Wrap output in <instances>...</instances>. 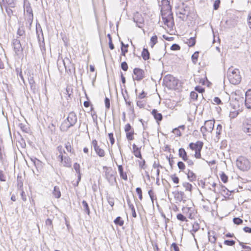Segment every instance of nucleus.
I'll return each mask as SVG.
<instances>
[{"mask_svg": "<svg viewBox=\"0 0 251 251\" xmlns=\"http://www.w3.org/2000/svg\"><path fill=\"white\" fill-rule=\"evenodd\" d=\"M198 97L197 93L194 91H192L190 93V97L191 99L193 100H197Z\"/></svg>", "mask_w": 251, "mask_h": 251, "instance_id": "51", "label": "nucleus"}, {"mask_svg": "<svg viewBox=\"0 0 251 251\" xmlns=\"http://www.w3.org/2000/svg\"><path fill=\"white\" fill-rule=\"evenodd\" d=\"M220 2H221L220 0H216L214 1V4H213L214 9L217 10L219 8Z\"/></svg>", "mask_w": 251, "mask_h": 251, "instance_id": "56", "label": "nucleus"}, {"mask_svg": "<svg viewBox=\"0 0 251 251\" xmlns=\"http://www.w3.org/2000/svg\"><path fill=\"white\" fill-rule=\"evenodd\" d=\"M177 219L182 222L187 221V219L185 216H184L181 213H179L176 215Z\"/></svg>", "mask_w": 251, "mask_h": 251, "instance_id": "46", "label": "nucleus"}, {"mask_svg": "<svg viewBox=\"0 0 251 251\" xmlns=\"http://www.w3.org/2000/svg\"><path fill=\"white\" fill-rule=\"evenodd\" d=\"M171 247L173 248L174 251H179V247L176 243H173L171 245Z\"/></svg>", "mask_w": 251, "mask_h": 251, "instance_id": "64", "label": "nucleus"}, {"mask_svg": "<svg viewBox=\"0 0 251 251\" xmlns=\"http://www.w3.org/2000/svg\"><path fill=\"white\" fill-rule=\"evenodd\" d=\"M141 56L144 60H147L150 58V54L147 49L145 48L143 49Z\"/></svg>", "mask_w": 251, "mask_h": 251, "instance_id": "25", "label": "nucleus"}, {"mask_svg": "<svg viewBox=\"0 0 251 251\" xmlns=\"http://www.w3.org/2000/svg\"><path fill=\"white\" fill-rule=\"evenodd\" d=\"M126 201H127V204H128V206L129 207V208H131L133 207H134V205L131 202V201L130 200V199H129V197L128 195H127L126 196Z\"/></svg>", "mask_w": 251, "mask_h": 251, "instance_id": "61", "label": "nucleus"}, {"mask_svg": "<svg viewBox=\"0 0 251 251\" xmlns=\"http://www.w3.org/2000/svg\"><path fill=\"white\" fill-rule=\"evenodd\" d=\"M152 167L154 169H158V168L159 169V168H163L162 166H161L159 164L158 161H157V162L156 161H154V162L153 164Z\"/></svg>", "mask_w": 251, "mask_h": 251, "instance_id": "59", "label": "nucleus"}, {"mask_svg": "<svg viewBox=\"0 0 251 251\" xmlns=\"http://www.w3.org/2000/svg\"><path fill=\"white\" fill-rule=\"evenodd\" d=\"M151 114L157 122L162 121L163 118L162 115L161 113H158L156 109H153L151 111Z\"/></svg>", "mask_w": 251, "mask_h": 251, "instance_id": "17", "label": "nucleus"}, {"mask_svg": "<svg viewBox=\"0 0 251 251\" xmlns=\"http://www.w3.org/2000/svg\"><path fill=\"white\" fill-rule=\"evenodd\" d=\"M108 203L113 207L114 204V199L113 197L107 196L106 197Z\"/></svg>", "mask_w": 251, "mask_h": 251, "instance_id": "47", "label": "nucleus"}, {"mask_svg": "<svg viewBox=\"0 0 251 251\" xmlns=\"http://www.w3.org/2000/svg\"><path fill=\"white\" fill-rule=\"evenodd\" d=\"M157 42V37L156 35L153 36L151 38V47L153 48Z\"/></svg>", "mask_w": 251, "mask_h": 251, "instance_id": "39", "label": "nucleus"}, {"mask_svg": "<svg viewBox=\"0 0 251 251\" xmlns=\"http://www.w3.org/2000/svg\"><path fill=\"white\" fill-rule=\"evenodd\" d=\"M121 68L124 71H126L128 70V65L126 61H124L121 63Z\"/></svg>", "mask_w": 251, "mask_h": 251, "instance_id": "54", "label": "nucleus"}, {"mask_svg": "<svg viewBox=\"0 0 251 251\" xmlns=\"http://www.w3.org/2000/svg\"><path fill=\"white\" fill-rule=\"evenodd\" d=\"M45 223H46V224L47 226H50L51 228H52V227H53L52 222V220L50 219V218L47 219L46 220Z\"/></svg>", "mask_w": 251, "mask_h": 251, "instance_id": "63", "label": "nucleus"}, {"mask_svg": "<svg viewBox=\"0 0 251 251\" xmlns=\"http://www.w3.org/2000/svg\"><path fill=\"white\" fill-rule=\"evenodd\" d=\"M133 148L135 157H142L139 149L138 147H137L135 145H133Z\"/></svg>", "mask_w": 251, "mask_h": 251, "instance_id": "36", "label": "nucleus"}, {"mask_svg": "<svg viewBox=\"0 0 251 251\" xmlns=\"http://www.w3.org/2000/svg\"><path fill=\"white\" fill-rule=\"evenodd\" d=\"M77 122V117L74 112L69 113L66 120L61 124L60 128L62 131H67L71 127L73 126Z\"/></svg>", "mask_w": 251, "mask_h": 251, "instance_id": "4", "label": "nucleus"}, {"mask_svg": "<svg viewBox=\"0 0 251 251\" xmlns=\"http://www.w3.org/2000/svg\"><path fill=\"white\" fill-rule=\"evenodd\" d=\"M60 162L64 166L67 167H71V161L70 158H60Z\"/></svg>", "mask_w": 251, "mask_h": 251, "instance_id": "20", "label": "nucleus"}, {"mask_svg": "<svg viewBox=\"0 0 251 251\" xmlns=\"http://www.w3.org/2000/svg\"><path fill=\"white\" fill-rule=\"evenodd\" d=\"M245 104L248 109H251V89L248 90L245 93Z\"/></svg>", "mask_w": 251, "mask_h": 251, "instance_id": "14", "label": "nucleus"}, {"mask_svg": "<svg viewBox=\"0 0 251 251\" xmlns=\"http://www.w3.org/2000/svg\"><path fill=\"white\" fill-rule=\"evenodd\" d=\"M212 234H213V235H210V232H208V240L211 243H214H214H215V242L216 241L217 238L216 237V235H215L216 234H215V232L214 231H212Z\"/></svg>", "mask_w": 251, "mask_h": 251, "instance_id": "28", "label": "nucleus"}, {"mask_svg": "<svg viewBox=\"0 0 251 251\" xmlns=\"http://www.w3.org/2000/svg\"><path fill=\"white\" fill-rule=\"evenodd\" d=\"M171 177L174 183L176 184H178L179 183V179L175 174L171 175Z\"/></svg>", "mask_w": 251, "mask_h": 251, "instance_id": "50", "label": "nucleus"}, {"mask_svg": "<svg viewBox=\"0 0 251 251\" xmlns=\"http://www.w3.org/2000/svg\"><path fill=\"white\" fill-rule=\"evenodd\" d=\"M179 157H187V152L183 148L178 150Z\"/></svg>", "mask_w": 251, "mask_h": 251, "instance_id": "42", "label": "nucleus"}, {"mask_svg": "<svg viewBox=\"0 0 251 251\" xmlns=\"http://www.w3.org/2000/svg\"><path fill=\"white\" fill-rule=\"evenodd\" d=\"M114 223L117 225H118L119 226H123L124 224V220L122 219V218L120 217V216H118L117 217L114 221Z\"/></svg>", "mask_w": 251, "mask_h": 251, "instance_id": "31", "label": "nucleus"}, {"mask_svg": "<svg viewBox=\"0 0 251 251\" xmlns=\"http://www.w3.org/2000/svg\"><path fill=\"white\" fill-rule=\"evenodd\" d=\"M108 138L110 140V143L111 145H113L115 142V139L113 137V134L112 133H110L108 134Z\"/></svg>", "mask_w": 251, "mask_h": 251, "instance_id": "57", "label": "nucleus"}, {"mask_svg": "<svg viewBox=\"0 0 251 251\" xmlns=\"http://www.w3.org/2000/svg\"><path fill=\"white\" fill-rule=\"evenodd\" d=\"M244 98L243 97H240L239 96L236 95V97L235 98V100L237 102V105L238 107H240V104H242L244 102Z\"/></svg>", "mask_w": 251, "mask_h": 251, "instance_id": "33", "label": "nucleus"}, {"mask_svg": "<svg viewBox=\"0 0 251 251\" xmlns=\"http://www.w3.org/2000/svg\"><path fill=\"white\" fill-rule=\"evenodd\" d=\"M26 12L27 13L29 14L28 15V18L30 20H32L33 19V14H32V10L30 7H26Z\"/></svg>", "mask_w": 251, "mask_h": 251, "instance_id": "40", "label": "nucleus"}, {"mask_svg": "<svg viewBox=\"0 0 251 251\" xmlns=\"http://www.w3.org/2000/svg\"><path fill=\"white\" fill-rule=\"evenodd\" d=\"M104 103L105 107L106 109H108L110 108V100L109 98L105 97L104 100Z\"/></svg>", "mask_w": 251, "mask_h": 251, "instance_id": "53", "label": "nucleus"}, {"mask_svg": "<svg viewBox=\"0 0 251 251\" xmlns=\"http://www.w3.org/2000/svg\"><path fill=\"white\" fill-rule=\"evenodd\" d=\"M187 177L189 180L191 181H193L196 179V175L193 172L189 171L187 174Z\"/></svg>", "mask_w": 251, "mask_h": 251, "instance_id": "34", "label": "nucleus"}, {"mask_svg": "<svg viewBox=\"0 0 251 251\" xmlns=\"http://www.w3.org/2000/svg\"><path fill=\"white\" fill-rule=\"evenodd\" d=\"M177 166L178 168L181 170H183L185 169V164L182 161L178 162Z\"/></svg>", "mask_w": 251, "mask_h": 251, "instance_id": "58", "label": "nucleus"}, {"mask_svg": "<svg viewBox=\"0 0 251 251\" xmlns=\"http://www.w3.org/2000/svg\"><path fill=\"white\" fill-rule=\"evenodd\" d=\"M57 151L59 153L58 157H65L64 155H68V153L65 151L64 148L61 146H59L57 148Z\"/></svg>", "mask_w": 251, "mask_h": 251, "instance_id": "24", "label": "nucleus"}, {"mask_svg": "<svg viewBox=\"0 0 251 251\" xmlns=\"http://www.w3.org/2000/svg\"><path fill=\"white\" fill-rule=\"evenodd\" d=\"M220 176L222 181L224 183H226L228 181V176L224 172H221V173L220 174Z\"/></svg>", "mask_w": 251, "mask_h": 251, "instance_id": "35", "label": "nucleus"}, {"mask_svg": "<svg viewBox=\"0 0 251 251\" xmlns=\"http://www.w3.org/2000/svg\"><path fill=\"white\" fill-rule=\"evenodd\" d=\"M29 161H30L36 168H40L42 167V162L41 161L39 160L37 158H28Z\"/></svg>", "mask_w": 251, "mask_h": 251, "instance_id": "16", "label": "nucleus"}, {"mask_svg": "<svg viewBox=\"0 0 251 251\" xmlns=\"http://www.w3.org/2000/svg\"><path fill=\"white\" fill-rule=\"evenodd\" d=\"M187 44H188V46L189 47H193L196 44V39L194 37H191L187 42Z\"/></svg>", "mask_w": 251, "mask_h": 251, "instance_id": "45", "label": "nucleus"}, {"mask_svg": "<svg viewBox=\"0 0 251 251\" xmlns=\"http://www.w3.org/2000/svg\"><path fill=\"white\" fill-rule=\"evenodd\" d=\"M103 168L104 170L106 179L111 185H114L115 183H116V179L115 176V173L110 167L103 166Z\"/></svg>", "mask_w": 251, "mask_h": 251, "instance_id": "5", "label": "nucleus"}, {"mask_svg": "<svg viewBox=\"0 0 251 251\" xmlns=\"http://www.w3.org/2000/svg\"><path fill=\"white\" fill-rule=\"evenodd\" d=\"M188 7L187 6H179L176 12V14L178 17L183 21H187L188 17L189 15V11L188 10Z\"/></svg>", "mask_w": 251, "mask_h": 251, "instance_id": "7", "label": "nucleus"}, {"mask_svg": "<svg viewBox=\"0 0 251 251\" xmlns=\"http://www.w3.org/2000/svg\"><path fill=\"white\" fill-rule=\"evenodd\" d=\"M242 130L244 133H245L247 135L251 136V119H246L243 123L242 126Z\"/></svg>", "mask_w": 251, "mask_h": 251, "instance_id": "9", "label": "nucleus"}, {"mask_svg": "<svg viewBox=\"0 0 251 251\" xmlns=\"http://www.w3.org/2000/svg\"><path fill=\"white\" fill-rule=\"evenodd\" d=\"M125 131L126 132L127 139L129 141L133 140L134 130L129 124L126 125Z\"/></svg>", "mask_w": 251, "mask_h": 251, "instance_id": "11", "label": "nucleus"}, {"mask_svg": "<svg viewBox=\"0 0 251 251\" xmlns=\"http://www.w3.org/2000/svg\"><path fill=\"white\" fill-rule=\"evenodd\" d=\"M162 19L165 25L168 28L173 29L175 25L173 14L172 12V7L170 1L168 0H162V7L161 10Z\"/></svg>", "mask_w": 251, "mask_h": 251, "instance_id": "1", "label": "nucleus"}, {"mask_svg": "<svg viewBox=\"0 0 251 251\" xmlns=\"http://www.w3.org/2000/svg\"><path fill=\"white\" fill-rule=\"evenodd\" d=\"M227 77L230 83L237 85L241 80V76L238 69L234 68L232 66L229 68L227 72Z\"/></svg>", "mask_w": 251, "mask_h": 251, "instance_id": "3", "label": "nucleus"}, {"mask_svg": "<svg viewBox=\"0 0 251 251\" xmlns=\"http://www.w3.org/2000/svg\"><path fill=\"white\" fill-rule=\"evenodd\" d=\"M174 194L175 198L178 201H181L183 200L184 196V193L182 191H176L175 192H173Z\"/></svg>", "mask_w": 251, "mask_h": 251, "instance_id": "18", "label": "nucleus"}, {"mask_svg": "<svg viewBox=\"0 0 251 251\" xmlns=\"http://www.w3.org/2000/svg\"><path fill=\"white\" fill-rule=\"evenodd\" d=\"M23 187V179L19 175L17 176V187L18 189L22 190Z\"/></svg>", "mask_w": 251, "mask_h": 251, "instance_id": "27", "label": "nucleus"}, {"mask_svg": "<svg viewBox=\"0 0 251 251\" xmlns=\"http://www.w3.org/2000/svg\"><path fill=\"white\" fill-rule=\"evenodd\" d=\"M199 228V224L198 223H195L193 225V228L191 230V232L194 237L195 236L194 233L197 232Z\"/></svg>", "mask_w": 251, "mask_h": 251, "instance_id": "32", "label": "nucleus"}, {"mask_svg": "<svg viewBox=\"0 0 251 251\" xmlns=\"http://www.w3.org/2000/svg\"><path fill=\"white\" fill-rule=\"evenodd\" d=\"M133 74L135 75L133 79L137 81L141 80L145 77V72L141 69L136 68L133 70Z\"/></svg>", "mask_w": 251, "mask_h": 251, "instance_id": "13", "label": "nucleus"}, {"mask_svg": "<svg viewBox=\"0 0 251 251\" xmlns=\"http://www.w3.org/2000/svg\"><path fill=\"white\" fill-rule=\"evenodd\" d=\"M74 168L75 170L76 173L77 174H79V173H80V165H79V164L77 163H75L74 164Z\"/></svg>", "mask_w": 251, "mask_h": 251, "instance_id": "52", "label": "nucleus"}, {"mask_svg": "<svg viewBox=\"0 0 251 251\" xmlns=\"http://www.w3.org/2000/svg\"><path fill=\"white\" fill-rule=\"evenodd\" d=\"M28 82H29L31 91H32V92L34 93H35L36 92V87L35 81L33 79V77L30 76L29 78H28Z\"/></svg>", "mask_w": 251, "mask_h": 251, "instance_id": "21", "label": "nucleus"}, {"mask_svg": "<svg viewBox=\"0 0 251 251\" xmlns=\"http://www.w3.org/2000/svg\"><path fill=\"white\" fill-rule=\"evenodd\" d=\"M17 37L16 39H18L20 37H22V38H24L25 34V28L23 25L20 26L19 28L18 29L17 32Z\"/></svg>", "mask_w": 251, "mask_h": 251, "instance_id": "19", "label": "nucleus"}, {"mask_svg": "<svg viewBox=\"0 0 251 251\" xmlns=\"http://www.w3.org/2000/svg\"><path fill=\"white\" fill-rule=\"evenodd\" d=\"M224 243L228 246H233L235 245V241L233 240H225Z\"/></svg>", "mask_w": 251, "mask_h": 251, "instance_id": "44", "label": "nucleus"}, {"mask_svg": "<svg viewBox=\"0 0 251 251\" xmlns=\"http://www.w3.org/2000/svg\"><path fill=\"white\" fill-rule=\"evenodd\" d=\"M180 49V46L176 44H174L171 47V50H178Z\"/></svg>", "mask_w": 251, "mask_h": 251, "instance_id": "55", "label": "nucleus"}, {"mask_svg": "<svg viewBox=\"0 0 251 251\" xmlns=\"http://www.w3.org/2000/svg\"><path fill=\"white\" fill-rule=\"evenodd\" d=\"M233 222L234 224L237 225H240L243 223V221L242 219L239 217H235L233 219Z\"/></svg>", "mask_w": 251, "mask_h": 251, "instance_id": "43", "label": "nucleus"}, {"mask_svg": "<svg viewBox=\"0 0 251 251\" xmlns=\"http://www.w3.org/2000/svg\"><path fill=\"white\" fill-rule=\"evenodd\" d=\"M183 186L185 188L186 191L191 192L192 190V185L188 182H184L182 184Z\"/></svg>", "mask_w": 251, "mask_h": 251, "instance_id": "38", "label": "nucleus"}, {"mask_svg": "<svg viewBox=\"0 0 251 251\" xmlns=\"http://www.w3.org/2000/svg\"><path fill=\"white\" fill-rule=\"evenodd\" d=\"M65 148L67 152L70 153L69 155L71 156L75 155L74 150L72 148L70 142H68L65 144Z\"/></svg>", "mask_w": 251, "mask_h": 251, "instance_id": "22", "label": "nucleus"}, {"mask_svg": "<svg viewBox=\"0 0 251 251\" xmlns=\"http://www.w3.org/2000/svg\"><path fill=\"white\" fill-rule=\"evenodd\" d=\"M92 147H93L96 153L100 157H103L104 155V150L100 147V146H99L98 144V142L96 139H94L92 141L91 143Z\"/></svg>", "mask_w": 251, "mask_h": 251, "instance_id": "10", "label": "nucleus"}, {"mask_svg": "<svg viewBox=\"0 0 251 251\" xmlns=\"http://www.w3.org/2000/svg\"><path fill=\"white\" fill-rule=\"evenodd\" d=\"M52 194L53 196L56 199H59L61 197V193L60 189L58 186H55L54 187Z\"/></svg>", "mask_w": 251, "mask_h": 251, "instance_id": "23", "label": "nucleus"}, {"mask_svg": "<svg viewBox=\"0 0 251 251\" xmlns=\"http://www.w3.org/2000/svg\"><path fill=\"white\" fill-rule=\"evenodd\" d=\"M236 162L237 167L241 171H247L250 168V162L247 158H237Z\"/></svg>", "mask_w": 251, "mask_h": 251, "instance_id": "6", "label": "nucleus"}, {"mask_svg": "<svg viewBox=\"0 0 251 251\" xmlns=\"http://www.w3.org/2000/svg\"><path fill=\"white\" fill-rule=\"evenodd\" d=\"M82 204L84 208V211L87 215H89L90 214V210L87 202L85 200H83L82 201Z\"/></svg>", "mask_w": 251, "mask_h": 251, "instance_id": "26", "label": "nucleus"}, {"mask_svg": "<svg viewBox=\"0 0 251 251\" xmlns=\"http://www.w3.org/2000/svg\"><path fill=\"white\" fill-rule=\"evenodd\" d=\"M136 192L138 195L139 199L141 201L143 199L142 191L140 187H137L136 189Z\"/></svg>", "mask_w": 251, "mask_h": 251, "instance_id": "48", "label": "nucleus"}, {"mask_svg": "<svg viewBox=\"0 0 251 251\" xmlns=\"http://www.w3.org/2000/svg\"><path fill=\"white\" fill-rule=\"evenodd\" d=\"M3 1L5 2L10 7H14L15 6V0H3Z\"/></svg>", "mask_w": 251, "mask_h": 251, "instance_id": "41", "label": "nucleus"}, {"mask_svg": "<svg viewBox=\"0 0 251 251\" xmlns=\"http://www.w3.org/2000/svg\"><path fill=\"white\" fill-rule=\"evenodd\" d=\"M222 129V126L220 124L218 125V126H217L216 132L217 136L221 134Z\"/></svg>", "mask_w": 251, "mask_h": 251, "instance_id": "60", "label": "nucleus"}, {"mask_svg": "<svg viewBox=\"0 0 251 251\" xmlns=\"http://www.w3.org/2000/svg\"><path fill=\"white\" fill-rule=\"evenodd\" d=\"M114 161L118 166V171L120 174V177L125 180H127V176L126 172H124V169L122 165L119 164L117 162V160L114 158Z\"/></svg>", "mask_w": 251, "mask_h": 251, "instance_id": "15", "label": "nucleus"}, {"mask_svg": "<svg viewBox=\"0 0 251 251\" xmlns=\"http://www.w3.org/2000/svg\"><path fill=\"white\" fill-rule=\"evenodd\" d=\"M140 160H138L137 162L138 163L139 167L141 169H145L147 167V165H146V161L144 159H143V158H140Z\"/></svg>", "mask_w": 251, "mask_h": 251, "instance_id": "30", "label": "nucleus"}, {"mask_svg": "<svg viewBox=\"0 0 251 251\" xmlns=\"http://www.w3.org/2000/svg\"><path fill=\"white\" fill-rule=\"evenodd\" d=\"M203 146V143L200 141L191 143L187 148V152L194 157H201V151Z\"/></svg>", "mask_w": 251, "mask_h": 251, "instance_id": "2", "label": "nucleus"}, {"mask_svg": "<svg viewBox=\"0 0 251 251\" xmlns=\"http://www.w3.org/2000/svg\"><path fill=\"white\" fill-rule=\"evenodd\" d=\"M214 123V120H207L205 122L204 125L201 128V131L203 136L206 132H211L213 131Z\"/></svg>", "mask_w": 251, "mask_h": 251, "instance_id": "8", "label": "nucleus"}, {"mask_svg": "<svg viewBox=\"0 0 251 251\" xmlns=\"http://www.w3.org/2000/svg\"><path fill=\"white\" fill-rule=\"evenodd\" d=\"M18 126L22 129V130L23 132H25V133L29 132V128L27 126H26L23 123H19L18 125Z\"/></svg>", "mask_w": 251, "mask_h": 251, "instance_id": "29", "label": "nucleus"}, {"mask_svg": "<svg viewBox=\"0 0 251 251\" xmlns=\"http://www.w3.org/2000/svg\"><path fill=\"white\" fill-rule=\"evenodd\" d=\"M183 160L188 165V166H192L194 164L193 161L189 158H182Z\"/></svg>", "mask_w": 251, "mask_h": 251, "instance_id": "49", "label": "nucleus"}, {"mask_svg": "<svg viewBox=\"0 0 251 251\" xmlns=\"http://www.w3.org/2000/svg\"><path fill=\"white\" fill-rule=\"evenodd\" d=\"M199 53V51H196L191 56L192 61L193 63L195 64H196L198 61Z\"/></svg>", "mask_w": 251, "mask_h": 251, "instance_id": "37", "label": "nucleus"}, {"mask_svg": "<svg viewBox=\"0 0 251 251\" xmlns=\"http://www.w3.org/2000/svg\"><path fill=\"white\" fill-rule=\"evenodd\" d=\"M13 46L15 53L19 55L23 52V49L20 40L18 39H14L13 40Z\"/></svg>", "mask_w": 251, "mask_h": 251, "instance_id": "12", "label": "nucleus"}, {"mask_svg": "<svg viewBox=\"0 0 251 251\" xmlns=\"http://www.w3.org/2000/svg\"><path fill=\"white\" fill-rule=\"evenodd\" d=\"M148 194L149 195V196L152 201V204H153V201H154V193L152 190H150L148 191Z\"/></svg>", "mask_w": 251, "mask_h": 251, "instance_id": "62", "label": "nucleus"}]
</instances>
